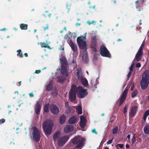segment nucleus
Masks as SVG:
<instances>
[{
  "instance_id": "f257e3e1",
  "label": "nucleus",
  "mask_w": 149,
  "mask_h": 149,
  "mask_svg": "<svg viewBox=\"0 0 149 149\" xmlns=\"http://www.w3.org/2000/svg\"><path fill=\"white\" fill-rule=\"evenodd\" d=\"M54 123L51 120L47 119L42 124L43 131L46 135L50 134L52 132Z\"/></svg>"
},
{
  "instance_id": "f03ea898",
  "label": "nucleus",
  "mask_w": 149,
  "mask_h": 149,
  "mask_svg": "<svg viewBox=\"0 0 149 149\" xmlns=\"http://www.w3.org/2000/svg\"><path fill=\"white\" fill-rule=\"evenodd\" d=\"M149 84V71L146 70L142 75V80L141 82V86L143 90L146 89Z\"/></svg>"
},
{
  "instance_id": "7ed1b4c3",
  "label": "nucleus",
  "mask_w": 149,
  "mask_h": 149,
  "mask_svg": "<svg viewBox=\"0 0 149 149\" xmlns=\"http://www.w3.org/2000/svg\"><path fill=\"white\" fill-rule=\"evenodd\" d=\"M85 139L78 136L72 139V143L74 144H76L75 147L81 149L83 148L84 144Z\"/></svg>"
},
{
  "instance_id": "20e7f679",
  "label": "nucleus",
  "mask_w": 149,
  "mask_h": 149,
  "mask_svg": "<svg viewBox=\"0 0 149 149\" xmlns=\"http://www.w3.org/2000/svg\"><path fill=\"white\" fill-rule=\"evenodd\" d=\"M87 90V89H84L81 86H78L77 87V93L78 97L81 98L85 97L88 94V92L86 91Z\"/></svg>"
},
{
  "instance_id": "39448f33",
  "label": "nucleus",
  "mask_w": 149,
  "mask_h": 149,
  "mask_svg": "<svg viewBox=\"0 0 149 149\" xmlns=\"http://www.w3.org/2000/svg\"><path fill=\"white\" fill-rule=\"evenodd\" d=\"M100 53L104 57L110 58L111 55L107 48L104 46H101L100 48Z\"/></svg>"
},
{
  "instance_id": "423d86ee",
  "label": "nucleus",
  "mask_w": 149,
  "mask_h": 149,
  "mask_svg": "<svg viewBox=\"0 0 149 149\" xmlns=\"http://www.w3.org/2000/svg\"><path fill=\"white\" fill-rule=\"evenodd\" d=\"M33 135L34 141L38 142L40 140V134L39 130L36 127L34 128Z\"/></svg>"
},
{
  "instance_id": "0eeeda50",
  "label": "nucleus",
  "mask_w": 149,
  "mask_h": 149,
  "mask_svg": "<svg viewBox=\"0 0 149 149\" xmlns=\"http://www.w3.org/2000/svg\"><path fill=\"white\" fill-rule=\"evenodd\" d=\"M69 139L68 136L66 135L60 138L58 141V144L59 146H63L68 141Z\"/></svg>"
},
{
  "instance_id": "6e6552de",
  "label": "nucleus",
  "mask_w": 149,
  "mask_h": 149,
  "mask_svg": "<svg viewBox=\"0 0 149 149\" xmlns=\"http://www.w3.org/2000/svg\"><path fill=\"white\" fill-rule=\"evenodd\" d=\"M128 91V89L125 88L120 98L119 101V106H120L125 101L127 95V92Z\"/></svg>"
},
{
  "instance_id": "1a4fd4ad",
  "label": "nucleus",
  "mask_w": 149,
  "mask_h": 149,
  "mask_svg": "<svg viewBox=\"0 0 149 149\" xmlns=\"http://www.w3.org/2000/svg\"><path fill=\"white\" fill-rule=\"evenodd\" d=\"M50 110L53 114H57L59 113V109L56 105L52 104L50 106Z\"/></svg>"
},
{
  "instance_id": "9d476101",
  "label": "nucleus",
  "mask_w": 149,
  "mask_h": 149,
  "mask_svg": "<svg viewBox=\"0 0 149 149\" xmlns=\"http://www.w3.org/2000/svg\"><path fill=\"white\" fill-rule=\"evenodd\" d=\"M36 102V104L35 108V111L37 116H39L42 106L41 104L39 101H37Z\"/></svg>"
},
{
  "instance_id": "9b49d317",
  "label": "nucleus",
  "mask_w": 149,
  "mask_h": 149,
  "mask_svg": "<svg viewBox=\"0 0 149 149\" xmlns=\"http://www.w3.org/2000/svg\"><path fill=\"white\" fill-rule=\"evenodd\" d=\"M68 65H61V73L65 77H67L68 75L66 69Z\"/></svg>"
},
{
  "instance_id": "f8f14e48",
  "label": "nucleus",
  "mask_w": 149,
  "mask_h": 149,
  "mask_svg": "<svg viewBox=\"0 0 149 149\" xmlns=\"http://www.w3.org/2000/svg\"><path fill=\"white\" fill-rule=\"evenodd\" d=\"M138 107L135 106L132 107L131 109V111L130 113V116L131 117H133L136 114L138 111Z\"/></svg>"
},
{
  "instance_id": "ddd939ff",
  "label": "nucleus",
  "mask_w": 149,
  "mask_h": 149,
  "mask_svg": "<svg viewBox=\"0 0 149 149\" xmlns=\"http://www.w3.org/2000/svg\"><path fill=\"white\" fill-rule=\"evenodd\" d=\"M73 130V126L71 125H68L65 127L64 131L65 133H69L72 131Z\"/></svg>"
},
{
  "instance_id": "4468645a",
  "label": "nucleus",
  "mask_w": 149,
  "mask_h": 149,
  "mask_svg": "<svg viewBox=\"0 0 149 149\" xmlns=\"http://www.w3.org/2000/svg\"><path fill=\"white\" fill-rule=\"evenodd\" d=\"M80 119L79 125L81 128H84L86 125V119L83 116H81Z\"/></svg>"
},
{
  "instance_id": "2eb2a0df",
  "label": "nucleus",
  "mask_w": 149,
  "mask_h": 149,
  "mask_svg": "<svg viewBox=\"0 0 149 149\" xmlns=\"http://www.w3.org/2000/svg\"><path fill=\"white\" fill-rule=\"evenodd\" d=\"M76 97V93L70 92L69 99L71 102H72L75 100Z\"/></svg>"
},
{
  "instance_id": "dca6fc26",
  "label": "nucleus",
  "mask_w": 149,
  "mask_h": 149,
  "mask_svg": "<svg viewBox=\"0 0 149 149\" xmlns=\"http://www.w3.org/2000/svg\"><path fill=\"white\" fill-rule=\"evenodd\" d=\"M79 48L81 49H84L86 51L87 49V45H86V42L84 41L82 42H81L80 44H78Z\"/></svg>"
},
{
  "instance_id": "f3484780",
  "label": "nucleus",
  "mask_w": 149,
  "mask_h": 149,
  "mask_svg": "<svg viewBox=\"0 0 149 149\" xmlns=\"http://www.w3.org/2000/svg\"><path fill=\"white\" fill-rule=\"evenodd\" d=\"M142 54L143 52L138 51L137 53L135 58L137 62L139 61L141 59Z\"/></svg>"
},
{
  "instance_id": "a211bd4d",
  "label": "nucleus",
  "mask_w": 149,
  "mask_h": 149,
  "mask_svg": "<svg viewBox=\"0 0 149 149\" xmlns=\"http://www.w3.org/2000/svg\"><path fill=\"white\" fill-rule=\"evenodd\" d=\"M60 60L61 61V65H68L67 61L66 58L62 54Z\"/></svg>"
},
{
  "instance_id": "6ab92c4d",
  "label": "nucleus",
  "mask_w": 149,
  "mask_h": 149,
  "mask_svg": "<svg viewBox=\"0 0 149 149\" xmlns=\"http://www.w3.org/2000/svg\"><path fill=\"white\" fill-rule=\"evenodd\" d=\"M77 120L76 116H73L69 118L68 120L69 123L71 124H73L75 123Z\"/></svg>"
},
{
  "instance_id": "aec40b11",
  "label": "nucleus",
  "mask_w": 149,
  "mask_h": 149,
  "mask_svg": "<svg viewBox=\"0 0 149 149\" xmlns=\"http://www.w3.org/2000/svg\"><path fill=\"white\" fill-rule=\"evenodd\" d=\"M66 120V117L65 116L64 114H62L59 118V122L61 124H63L65 122Z\"/></svg>"
},
{
  "instance_id": "412c9836",
  "label": "nucleus",
  "mask_w": 149,
  "mask_h": 149,
  "mask_svg": "<svg viewBox=\"0 0 149 149\" xmlns=\"http://www.w3.org/2000/svg\"><path fill=\"white\" fill-rule=\"evenodd\" d=\"M70 46L73 52H76L77 51V46L72 42L71 41L70 42Z\"/></svg>"
},
{
  "instance_id": "4be33fe9",
  "label": "nucleus",
  "mask_w": 149,
  "mask_h": 149,
  "mask_svg": "<svg viewBox=\"0 0 149 149\" xmlns=\"http://www.w3.org/2000/svg\"><path fill=\"white\" fill-rule=\"evenodd\" d=\"M86 39V36H83L78 37L77 40V43L78 44L80 43L81 42H82L84 41H83V40L84 39Z\"/></svg>"
},
{
  "instance_id": "5701e85b",
  "label": "nucleus",
  "mask_w": 149,
  "mask_h": 149,
  "mask_svg": "<svg viewBox=\"0 0 149 149\" xmlns=\"http://www.w3.org/2000/svg\"><path fill=\"white\" fill-rule=\"evenodd\" d=\"M77 86L76 85L72 84L71 85V90L70 91V92H77Z\"/></svg>"
},
{
  "instance_id": "b1692460",
  "label": "nucleus",
  "mask_w": 149,
  "mask_h": 149,
  "mask_svg": "<svg viewBox=\"0 0 149 149\" xmlns=\"http://www.w3.org/2000/svg\"><path fill=\"white\" fill-rule=\"evenodd\" d=\"M82 61L85 63H87L88 61V56L86 53L83 54L82 56Z\"/></svg>"
},
{
  "instance_id": "393cba45",
  "label": "nucleus",
  "mask_w": 149,
  "mask_h": 149,
  "mask_svg": "<svg viewBox=\"0 0 149 149\" xmlns=\"http://www.w3.org/2000/svg\"><path fill=\"white\" fill-rule=\"evenodd\" d=\"M143 131L145 134H149V125H145L143 128Z\"/></svg>"
},
{
  "instance_id": "a878e982",
  "label": "nucleus",
  "mask_w": 149,
  "mask_h": 149,
  "mask_svg": "<svg viewBox=\"0 0 149 149\" xmlns=\"http://www.w3.org/2000/svg\"><path fill=\"white\" fill-rule=\"evenodd\" d=\"M60 132L57 131L55 132L53 135V138L54 140L56 141L57 140L59 136Z\"/></svg>"
},
{
  "instance_id": "bb28decb",
  "label": "nucleus",
  "mask_w": 149,
  "mask_h": 149,
  "mask_svg": "<svg viewBox=\"0 0 149 149\" xmlns=\"http://www.w3.org/2000/svg\"><path fill=\"white\" fill-rule=\"evenodd\" d=\"M65 76H60L59 77H57L58 78V81L60 83H62L65 80Z\"/></svg>"
},
{
  "instance_id": "cd10ccee",
  "label": "nucleus",
  "mask_w": 149,
  "mask_h": 149,
  "mask_svg": "<svg viewBox=\"0 0 149 149\" xmlns=\"http://www.w3.org/2000/svg\"><path fill=\"white\" fill-rule=\"evenodd\" d=\"M20 27L22 30H26L27 29L28 25L24 24H20Z\"/></svg>"
},
{
  "instance_id": "c85d7f7f",
  "label": "nucleus",
  "mask_w": 149,
  "mask_h": 149,
  "mask_svg": "<svg viewBox=\"0 0 149 149\" xmlns=\"http://www.w3.org/2000/svg\"><path fill=\"white\" fill-rule=\"evenodd\" d=\"M49 106V104H47L45 105L43 108L44 112L47 113L48 112Z\"/></svg>"
},
{
  "instance_id": "c756f323",
  "label": "nucleus",
  "mask_w": 149,
  "mask_h": 149,
  "mask_svg": "<svg viewBox=\"0 0 149 149\" xmlns=\"http://www.w3.org/2000/svg\"><path fill=\"white\" fill-rule=\"evenodd\" d=\"M81 81L82 84L84 86L86 87H87V86H88V81L86 79H83L81 80Z\"/></svg>"
},
{
  "instance_id": "7c9ffc66",
  "label": "nucleus",
  "mask_w": 149,
  "mask_h": 149,
  "mask_svg": "<svg viewBox=\"0 0 149 149\" xmlns=\"http://www.w3.org/2000/svg\"><path fill=\"white\" fill-rule=\"evenodd\" d=\"M76 110L77 111V113L79 114H81L82 113V109L81 107L80 106H78L77 107Z\"/></svg>"
},
{
  "instance_id": "2f4dec72",
  "label": "nucleus",
  "mask_w": 149,
  "mask_h": 149,
  "mask_svg": "<svg viewBox=\"0 0 149 149\" xmlns=\"http://www.w3.org/2000/svg\"><path fill=\"white\" fill-rule=\"evenodd\" d=\"M138 94V91L137 90H135L132 93L131 97L132 98L134 97Z\"/></svg>"
},
{
  "instance_id": "473e14b6",
  "label": "nucleus",
  "mask_w": 149,
  "mask_h": 149,
  "mask_svg": "<svg viewBox=\"0 0 149 149\" xmlns=\"http://www.w3.org/2000/svg\"><path fill=\"white\" fill-rule=\"evenodd\" d=\"M136 141V136L135 134L133 135V137L131 140V142L132 144H134L135 142Z\"/></svg>"
},
{
  "instance_id": "72a5a7b5",
  "label": "nucleus",
  "mask_w": 149,
  "mask_h": 149,
  "mask_svg": "<svg viewBox=\"0 0 149 149\" xmlns=\"http://www.w3.org/2000/svg\"><path fill=\"white\" fill-rule=\"evenodd\" d=\"M17 55L19 56L20 57H22V53L21 50L20 49L17 50Z\"/></svg>"
},
{
  "instance_id": "f704fd0d",
  "label": "nucleus",
  "mask_w": 149,
  "mask_h": 149,
  "mask_svg": "<svg viewBox=\"0 0 149 149\" xmlns=\"http://www.w3.org/2000/svg\"><path fill=\"white\" fill-rule=\"evenodd\" d=\"M46 90L50 91L52 88V86L51 84H49L46 85Z\"/></svg>"
},
{
  "instance_id": "c9c22d12",
  "label": "nucleus",
  "mask_w": 149,
  "mask_h": 149,
  "mask_svg": "<svg viewBox=\"0 0 149 149\" xmlns=\"http://www.w3.org/2000/svg\"><path fill=\"white\" fill-rule=\"evenodd\" d=\"M118 127H116L114 128H113V130L112 133L113 134H114L116 133L118 130Z\"/></svg>"
},
{
  "instance_id": "e433bc0d",
  "label": "nucleus",
  "mask_w": 149,
  "mask_h": 149,
  "mask_svg": "<svg viewBox=\"0 0 149 149\" xmlns=\"http://www.w3.org/2000/svg\"><path fill=\"white\" fill-rule=\"evenodd\" d=\"M134 63H133L132 64L130 68V71L132 72L133 71V69L134 67Z\"/></svg>"
},
{
  "instance_id": "4c0bfd02",
  "label": "nucleus",
  "mask_w": 149,
  "mask_h": 149,
  "mask_svg": "<svg viewBox=\"0 0 149 149\" xmlns=\"http://www.w3.org/2000/svg\"><path fill=\"white\" fill-rule=\"evenodd\" d=\"M49 29V26L48 24H47L46 25V26L45 27H44L43 28V30L44 31H45L46 30H47Z\"/></svg>"
},
{
  "instance_id": "58836bf2",
  "label": "nucleus",
  "mask_w": 149,
  "mask_h": 149,
  "mask_svg": "<svg viewBox=\"0 0 149 149\" xmlns=\"http://www.w3.org/2000/svg\"><path fill=\"white\" fill-rule=\"evenodd\" d=\"M144 46V44H142L141 46H140L138 51L140 52H143V47Z\"/></svg>"
},
{
  "instance_id": "ea45409f",
  "label": "nucleus",
  "mask_w": 149,
  "mask_h": 149,
  "mask_svg": "<svg viewBox=\"0 0 149 149\" xmlns=\"http://www.w3.org/2000/svg\"><path fill=\"white\" fill-rule=\"evenodd\" d=\"M52 14L51 13L49 14L48 15H46L45 14H44L42 15V16H44L45 17H46L48 16L49 18H51Z\"/></svg>"
},
{
  "instance_id": "a19ab883",
  "label": "nucleus",
  "mask_w": 149,
  "mask_h": 149,
  "mask_svg": "<svg viewBox=\"0 0 149 149\" xmlns=\"http://www.w3.org/2000/svg\"><path fill=\"white\" fill-rule=\"evenodd\" d=\"M5 119L4 118H2L0 120V123L3 124L5 122Z\"/></svg>"
},
{
  "instance_id": "79ce46f5",
  "label": "nucleus",
  "mask_w": 149,
  "mask_h": 149,
  "mask_svg": "<svg viewBox=\"0 0 149 149\" xmlns=\"http://www.w3.org/2000/svg\"><path fill=\"white\" fill-rule=\"evenodd\" d=\"M127 108L126 106L124 108L123 113H125L127 112Z\"/></svg>"
},
{
  "instance_id": "37998d69",
  "label": "nucleus",
  "mask_w": 149,
  "mask_h": 149,
  "mask_svg": "<svg viewBox=\"0 0 149 149\" xmlns=\"http://www.w3.org/2000/svg\"><path fill=\"white\" fill-rule=\"evenodd\" d=\"M113 139L112 138L111 139L109 140L107 142V144H111L113 141Z\"/></svg>"
},
{
  "instance_id": "c03bdc74",
  "label": "nucleus",
  "mask_w": 149,
  "mask_h": 149,
  "mask_svg": "<svg viewBox=\"0 0 149 149\" xmlns=\"http://www.w3.org/2000/svg\"><path fill=\"white\" fill-rule=\"evenodd\" d=\"M141 66V64L140 63H137L136 65V67L137 68H139Z\"/></svg>"
},
{
  "instance_id": "a18cd8bd",
  "label": "nucleus",
  "mask_w": 149,
  "mask_h": 149,
  "mask_svg": "<svg viewBox=\"0 0 149 149\" xmlns=\"http://www.w3.org/2000/svg\"><path fill=\"white\" fill-rule=\"evenodd\" d=\"M95 22L94 21H88L87 23L89 25H91V24H93Z\"/></svg>"
},
{
  "instance_id": "49530a36",
  "label": "nucleus",
  "mask_w": 149,
  "mask_h": 149,
  "mask_svg": "<svg viewBox=\"0 0 149 149\" xmlns=\"http://www.w3.org/2000/svg\"><path fill=\"white\" fill-rule=\"evenodd\" d=\"M144 114H145V115H146L147 116H148L149 115V109L148 110H147L146 111Z\"/></svg>"
},
{
  "instance_id": "de8ad7c7",
  "label": "nucleus",
  "mask_w": 149,
  "mask_h": 149,
  "mask_svg": "<svg viewBox=\"0 0 149 149\" xmlns=\"http://www.w3.org/2000/svg\"><path fill=\"white\" fill-rule=\"evenodd\" d=\"M132 72L130 71L127 75V78H129L131 76L132 74Z\"/></svg>"
},
{
  "instance_id": "09e8293b",
  "label": "nucleus",
  "mask_w": 149,
  "mask_h": 149,
  "mask_svg": "<svg viewBox=\"0 0 149 149\" xmlns=\"http://www.w3.org/2000/svg\"><path fill=\"white\" fill-rule=\"evenodd\" d=\"M93 133H95L96 134H97L98 133L96 131V130L95 129H94L92 130V131Z\"/></svg>"
},
{
  "instance_id": "8fccbe9b",
  "label": "nucleus",
  "mask_w": 149,
  "mask_h": 149,
  "mask_svg": "<svg viewBox=\"0 0 149 149\" xmlns=\"http://www.w3.org/2000/svg\"><path fill=\"white\" fill-rule=\"evenodd\" d=\"M79 70L77 72V78L78 79L79 78L80 76H79Z\"/></svg>"
},
{
  "instance_id": "3c124183",
  "label": "nucleus",
  "mask_w": 149,
  "mask_h": 149,
  "mask_svg": "<svg viewBox=\"0 0 149 149\" xmlns=\"http://www.w3.org/2000/svg\"><path fill=\"white\" fill-rule=\"evenodd\" d=\"M41 72L40 70H36L35 72V73L36 74H39Z\"/></svg>"
},
{
  "instance_id": "603ef678",
  "label": "nucleus",
  "mask_w": 149,
  "mask_h": 149,
  "mask_svg": "<svg viewBox=\"0 0 149 149\" xmlns=\"http://www.w3.org/2000/svg\"><path fill=\"white\" fill-rule=\"evenodd\" d=\"M118 145L120 148H122L124 146V145L123 144H118Z\"/></svg>"
},
{
  "instance_id": "864d4df0",
  "label": "nucleus",
  "mask_w": 149,
  "mask_h": 149,
  "mask_svg": "<svg viewBox=\"0 0 149 149\" xmlns=\"http://www.w3.org/2000/svg\"><path fill=\"white\" fill-rule=\"evenodd\" d=\"M147 117V116L145 115V114H143V119L145 121L146 120V118Z\"/></svg>"
},
{
  "instance_id": "5fc2aeb1",
  "label": "nucleus",
  "mask_w": 149,
  "mask_h": 149,
  "mask_svg": "<svg viewBox=\"0 0 149 149\" xmlns=\"http://www.w3.org/2000/svg\"><path fill=\"white\" fill-rule=\"evenodd\" d=\"M64 48L63 47L62 45L60 46V48H59V50H64Z\"/></svg>"
},
{
  "instance_id": "6e6d98bb",
  "label": "nucleus",
  "mask_w": 149,
  "mask_h": 149,
  "mask_svg": "<svg viewBox=\"0 0 149 149\" xmlns=\"http://www.w3.org/2000/svg\"><path fill=\"white\" fill-rule=\"evenodd\" d=\"M29 95L30 97H34V95L33 94V92L31 93H29Z\"/></svg>"
},
{
  "instance_id": "4d7b16f0",
  "label": "nucleus",
  "mask_w": 149,
  "mask_h": 149,
  "mask_svg": "<svg viewBox=\"0 0 149 149\" xmlns=\"http://www.w3.org/2000/svg\"><path fill=\"white\" fill-rule=\"evenodd\" d=\"M140 6H136V8H137V9L138 11H139L141 10L140 8Z\"/></svg>"
},
{
  "instance_id": "13d9d810",
  "label": "nucleus",
  "mask_w": 149,
  "mask_h": 149,
  "mask_svg": "<svg viewBox=\"0 0 149 149\" xmlns=\"http://www.w3.org/2000/svg\"><path fill=\"white\" fill-rule=\"evenodd\" d=\"M69 105L68 102H66L65 103V105L66 107H68Z\"/></svg>"
},
{
  "instance_id": "bf43d9fd",
  "label": "nucleus",
  "mask_w": 149,
  "mask_h": 149,
  "mask_svg": "<svg viewBox=\"0 0 149 149\" xmlns=\"http://www.w3.org/2000/svg\"><path fill=\"white\" fill-rule=\"evenodd\" d=\"M89 7L90 9H91V8L94 9L95 7V5H94L93 6H90Z\"/></svg>"
},
{
  "instance_id": "052dcab7",
  "label": "nucleus",
  "mask_w": 149,
  "mask_h": 149,
  "mask_svg": "<svg viewBox=\"0 0 149 149\" xmlns=\"http://www.w3.org/2000/svg\"><path fill=\"white\" fill-rule=\"evenodd\" d=\"M130 134H128L127 135V137L128 138V140H130Z\"/></svg>"
},
{
  "instance_id": "680f3d73",
  "label": "nucleus",
  "mask_w": 149,
  "mask_h": 149,
  "mask_svg": "<svg viewBox=\"0 0 149 149\" xmlns=\"http://www.w3.org/2000/svg\"><path fill=\"white\" fill-rule=\"evenodd\" d=\"M80 24H81L80 23H77L76 24V25L77 26H79L80 25Z\"/></svg>"
},
{
  "instance_id": "e2e57ef3",
  "label": "nucleus",
  "mask_w": 149,
  "mask_h": 149,
  "mask_svg": "<svg viewBox=\"0 0 149 149\" xmlns=\"http://www.w3.org/2000/svg\"><path fill=\"white\" fill-rule=\"evenodd\" d=\"M130 147V145L129 144H127L126 145V148H128Z\"/></svg>"
},
{
  "instance_id": "0e129e2a",
  "label": "nucleus",
  "mask_w": 149,
  "mask_h": 149,
  "mask_svg": "<svg viewBox=\"0 0 149 149\" xmlns=\"http://www.w3.org/2000/svg\"><path fill=\"white\" fill-rule=\"evenodd\" d=\"M24 55L25 56V57H28V54L27 53H25L24 54Z\"/></svg>"
},
{
  "instance_id": "69168bd1",
  "label": "nucleus",
  "mask_w": 149,
  "mask_h": 149,
  "mask_svg": "<svg viewBox=\"0 0 149 149\" xmlns=\"http://www.w3.org/2000/svg\"><path fill=\"white\" fill-rule=\"evenodd\" d=\"M43 44H44V45H48L49 43L47 42V41L46 42V43H45V42H44L43 43Z\"/></svg>"
},
{
  "instance_id": "338daca9",
  "label": "nucleus",
  "mask_w": 149,
  "mask_h": 149,
  "mask_svg": "<svg viewBox=\"0 0 149 149\" xmlns=\"http://www.w3.org/2000/svg\"><path fill=\"white\" fill-rule=\"evenodd\" d=\"M139 141L140 142H141V138H139Z\"/></svg>"
},
{
  "instance_id": "774afa93",
  "label": "nucleus",
  "mask_w": 149,
  "mask_h": 149,
  "mask_svg": "<svg viewBox=\"0 0 149 149\" xmlns=\"http://www.w3.org/2000/svg\"><path fill=\"white\" fill-rule=\"evenodd\" d=\"M47 48L48 49H52V48H51L50 46H47Z\"/></svg>"
}]
</instances>
